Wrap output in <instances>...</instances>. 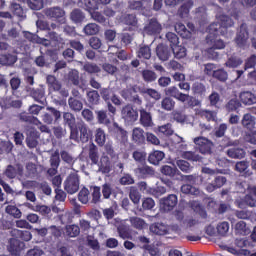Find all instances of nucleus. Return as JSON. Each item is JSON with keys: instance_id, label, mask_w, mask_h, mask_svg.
I'll use <instances>...</instances> for the list:
<instances>
[{"instance_id": "1", "label": "nucleus", "mask_w": 256, "mask_h": 256, "mask_svg": "<svg viewBox=\"0 0 256 256\" xmlns=\"http://www.w3.org/2000/svg\"><path fill=\"white\" fill-rule=\"evenodd\" d=\"M216 21L218 23L210 24L208 28L209 35L206 37V41H208V44H213V48L209 49V53H212L213 49H225V42H223L221 39L214 40V37L219 34H222L223 36L226 35L227 29L233 26L232 19L230 17H227L226 15L216 16Z\"/></svg>"}, {"instance_id": "2", "label": "nucleus", "mask_w": 256, "mask_h": 256, "mask_svg": "<svg viewBox=\"0 0 256 256\" xmlns=\"http://www.w3.org/2000/svg\"><path fill=\"white\" fill-rule=\"evenodd\" d=\"M80 180L76 172H71L65 180V190L67 193L73 195L79 191Z\"/></svg>"}, {"instance_id": "3", "label": "nucleus", "mask_w": 256, "mask_h": 256, "mask_svg": "<svg viewBox=\"0 0 256 256\" xmlns=\"http://www.w3.org/2000/svg\"><path fill=\"white\" fill-rule=\"evenodd\" d=\"M197 149L201 154H210L213 148V142L204 136H197L193 140Z\"/></svg>"}, {"instance_id": "4", "label": "nucleus", "mask_w": 256, "mask_h": 256, "mask_svg": "<svg viewBox=\"0 0 256 256\" xmlns=\"http://www.w3.org/2000/svg\"><path fill=\"white\" fill-rule=\"evenodd\" d=\"M170 231L177 232L179 231V227H169L165 223H154L153 225L150 226V232L158 236L166 235L167 233H170Z\"/></svg>"}, {"instance_id": "5", "label": "nucleus", "mask_w": 256, "mask_h": 256, "mask_svg": "<svg viewBox=\"0 0 256 256\" xmlns=\"http://www.w3.org/2000/svg\"><path fill=\"white\" fill-rule=\"evenodd\" d=\"M177 205V196L170 194L167 198L160 200V209L165 212L171 211Z\"/></svg>"}, {"instance_id": "6", "label": "nucleus", "mask_w": 256, "mask_h": 256, "mask_svg": "<svg viewBox=\"0 0 256 256\" xmlns=\"http://www.w3.org/2000/svg\"><path fill=\"white\" fill-rule=\"evenodd\" d=\"M138 112L131 106L123 107L122 118L125 119L127 123H134L138 120Z\"/></svg>"}, {"instance_id": "7", "label": "nucleus", "mask_w": 256, "mask_h": 256, "mask_svg": "<svg viewBox=\"0 0 256 256\" xmlns=\"http://www.w3.org/2000/svg\"><path fill=\"white\" fill-rule=\"evenodd\" d=\"M45 15L49 18L61 19V23H65V12L60 7H54L45 10Z\"/></svg>"}, {"instance_id": "8", "label": "nucleus", "mask_w": 256, "mask_h": 256, "mask_svg": "<svg viewBox=\"0 0 256 256\" xmlns=\"http://www.w3.org/2000/svg\"><path fill=\"white\" fill-rule=\"evenodd\" d=\"M240 101L245 106H252L256 104V95L250 91H243L240 93Z\"/></svg>"}, {"instance_id": "9", "label": "nucleus", "mask_w": 256, "mask_h": 256, "mask_svg": "<svg viewBox=\"0 0 256 256\" xmlns=\"http://www.w3.org/2000/svg\"><path fill=\"white\" fill-rule=\"evenodd\" d=\"M248 39L249 33L247 32V26L246 24H242L236 37V44L240 47H244Z\"/></svg>"}, {"instance_id": "10", "label": "nucleus", "mask_w": 256, "mask_h": 256, "mask_svg": "<svg viewBox=\"0 0 256 256\" xmlns=\"http://www.w3.org/2000/svg\"><path fill=\"white\" fill-rule=\"evenodd\" d=\"M25 244L23 242H20L16 239H11L10 240V247H8V251L12 255L19 256L21 251L24 250Z\"/></svg>"}, {"instance_id": "11", "label": "nucleus", "mask_w": 256, "mask_h": 256, "mask_svg": "<svg viewBox=\"0 0 256 256\" xmlns=\"http://www.w3.org/2000/svg\"><path fill=\"white\" fill-rule=\"evenodd\" d=\"M98 167L99 171L102 172L103 174L110 173L111 171V162L110 158H108L107 155H103L102 158H100V162L98 161Z\"/></svg>"}, {"instance_id": "12", "label": "nucleus", "mask_w": 256, "mask_h": 256, "mask_svg": "<svg viewBox=\"0 0 256 256\" xmlns=\"http://www.w3.org/2000/svg\"><path fill=\"white\" fill-rule=\"evenodd\" d=\"M156 56L162 61H167L170 59L171 51L167 46L160 44L156 47Z\"/></svg>"}, {"instance_id": "13", "label": "nucleus", "mask_w": 256, "mask_h": 256, "mask_svg": "<svg viewBox=\"0 0 256 256\" xmlns=\"http://www.w3.org/2000/svg\"><path fill=\"white\" fill-rule=\"evenodd\" d=\"M241 125L243 126V128L251 130L256 125V118L253 115L247 113V114L243 115L242 120H241Z\"/></svg>"}, {"instance_id": "14", "label": "nucleus", "mask_w": 256, "mask_h": 256, "mask_svg": "<svg viewBox=\"0 0 256 256\" xmlns=\"http://www.w3.org/2000/svg\"><path fill=\"white\" fill-rule=\"evenodd\" d=\"M140 123L144 127H152L153 121H152V115L148 111H145L144 109L140 110Z\"/></svg>"}, {"instance_id": "15", "label": "nucleus", "mask_w": 256, "mask_h": 256, "mask_svg": "<svg viewBox=\"0 0 256 256\" xmlns=\"http://www.w3.org/2000/svg\"><path fill=\"white\" fill-rule=\"evenodd\" d=\"M47 84L49 92H59L61 90V84L56 80L55 76L49 75L47 77Z\"/></svg>"}, {"instance_id": "16", "label": "nucleus", "mask_w": 256, "mask_h": 256, "mask_svg": "<svg viewBox=\"0 0 256 256\" xmlns=\"http://www.w3.org/2000/svg\"><path fill=\"white\" fill-rule=\"evenodd\" d=\"M245 203L250 207L256 206V187L248 188V194L245 197Z\"/></svg>"}, {"instance_id": "17", "label": "nucleus", "mask_w": 256, "mask_h": 256, "mask_svg": "<svg viewBox=\"0 0 256 256\" xmlns=\"http://www.w3.org/2000/svg\"><path fill=\"white\" fill-rule=\"evenodd\" d=\"M164 158H165V153L159 150H155L153 151V153L149 155V162L150 164L158 165L159 162L163 161Z\"/></svg>"}, {"instance_id": "18", "label": "nucleus", "mask_w": 256, "mask_h": 256, "mask_svg": "<svg viewBox=\"0 0 256 256\" xmlns=\"http://www.w3.org/2000/svg\"><path fill=\"white\" fill-rule=\"evenodd\" d=\"M228 157L232 159H242L246 156L245 150L241 148H230L227 150Z\"/></svg>"}, {"instance_id": "19", "label": "nucleus", "mask_w": 256, "mask_h": 256, "mask_svg": "<svg viewBox=\"0 0 256 256\" xmlns=\"http://www.w3.org/2000/svg\"><path fill=\"white\" fill-rule=\"evenodd\" d=\"M199 224V221L191 216H187L181 221L182 229H191Z\"/></svg>"}, {"instance_id": "20", "label": "nucleus", "mask_w": 256, "mask_h": 256, "mask_svg": "<svg viewBox=\"0 0 256 256\" xmlns=\"http://www.w3.org/2000/svg\"><path fill=\"white\" fill-rule=\"evenodd\" d=\"M174 99H177L178 101H180L182 103H185L187 100L190 99V106H195V107L200 106L199 100H196L193 97H190L189 95L184 94V93H181L180 95L175 96Z\"/></svg>"}, {"instance_id": "21", "label": "nucleus", "mask_w": 256, "mask_h": 256, "mask_svg": "<svg viewBox=\"0 0 256 256\" xmlns=\"http://www.w3.org/2000/svg\"><path fill=\"white\" fill-rule=\"evenodd\" d=\"M145 31L148 34H159L161 32V24L157 20H151L150 24L145 27Z\"/></svg>"}, {"instance_id": "22", "label": "nucleus", "mask_w": 256, "mask_h": 256, "mask_svg": "<svg viewBox=\"0 0 256 256\" xmlns=\"http://www.w3.org/2000/svg\"><path fill=\"white\" fill-rule=\"evenodd\" d=\"M229 230L230 224L226 221L220 222L218 225H216V233L219 236L225 237Z\"/></svg>"}, {"instance_id": "23", "label": "nucleus", "mask_w": 256, "mask_h": 256, "mask_svg": "<svg viewBox=\"0 0 256 256\" xmlns=\"http://www.w3.org/2000/svg\"><path fill=\"white\" fill-rule=\"evenodd\" d=\"M80 139L82 143H87L89 138L92 136V131L87 128L86 125H80Z\"/></svg>"}, {"instance_id": "24", "label": "nucleus", "mask_w": 256, "mask_h": 256, "mask_svg": "<svg viewBox=\"0 0 256 256\" xmlns=\"http://www.w3.org/2000/svg\"><path fill=\"white\" fill-rule=\"evenodd\" d=\"M234 230L236 231V233L238 235H242L245 236L247 234L250 233L249 228L246 226V223L244 221H240L238 222L235 226H234Z\"/></svg>"}, {"instance_id": "25", "label": "nucleus", "mask_w": 256, "mask_h": 256, "mask_svg": "<svg viewBox=\"0 0 256 256\" xmlns=\"http://www.w3.org/2000/svg\"><path fill=\"white\" fill-rule=\"evenodd\" d=\"M196 114L204 117L208 121H216L217 114L214 111L196 110Z\"/></svg>"}, {"instance_id": "26", "label": "nucleus", "mask_w": 256, "mask_h": 256, "mask_svg": "<svg viewBox=\"0 0 256 256\" xmlns=\"http://www.w3.org/2000/svg\"><path fill=\"white\" fill-rule=\"evenodd\" d=\"M130 223L132 225V227H134L135 229H144L147 226V223H145V221L139 217H130Z\"/></svg>"}, {"instance_id": "27", "label": "nucleus", "mask_w": 256, "mask_h": 256, "mask_svg": "<svg viewBox=\"0 0 256 256\" xmlns=\"http://www.w3.org/2000/svg\"><path fill=\"white\" fill-rule=\"evenodd\" d=\"M132 140L136 143H141L144 141V130L142 128L136 127L132 130Z\"/></svg>"}, {"instance_id": "28", "label": "nucleus", "mask_w": 256, "mask_h": 256, "mask_svg": "<svg viewBox=\"0 0 256 256\" xmlns=\"http://www.w3.org/2000/svg\"><path fill=\"white\" fill-rule=\"evenodd\" d=\"M152 53L149 46H142L139 51H137V57L140 59H151Z\"/></svg>"}, {"instance_id": "29", "label": "nucleus", "mask_w": 256, "mask_h": 256, "mask_svg": "<svg viewBox=\"0 0 256 256\" xmlns=\"http://www.w3.org/2000/svg\"><path fill=\"white\" fill-rule=\"evenodd\" d=\"M95 143L104 146L106 143V133L102 129H96Z\"/></svg>"}, {"instance_id": "30", "label": "nucleus", "mask_w": 256, "mask_h": 256, "mask_svg": "<svg viewBox=\"0 0 256 256\" xmlns=\"http://www.w3.org/2000/svg\"><path fill=\"white\" fill-rule=\"evenodd\" d=\"M191 207L197 215H200L201 219H207V212L200 206L199 202H192Z\"/></svg>"}, {"instance_id": "31", "label": "nucleus", "mask_w": 256, "mask_h": 256, "mask_svg": "<svg viewBox=\"0 0 256 256\" xmlns=\"http://www.w3.org/2000/svg\"><path fill=\"white\" fill-rule=\"evenodd\" d=\"M174 57L177 59H183L186 56V49L184 46L174 45L171 46Z\"/></svg>"}, {"instance_id": "32", "label": "nucleus", "mask_w": 256, "mask_h": 256, "mask_svg": "<svg viewBox=\"0 0 256 256\" xmlns=\"http://www.w3.org/2000/svg\"><path fill=\"white\" fill-rule=\"evenodd\" d=\"M89 157L91 162H93V164H98V161H99L98 148L95 144H90Z\"/></svg>"}, {"instance_id": "33", "label": "nucleus", "mask_w": 256, "mask_h": 256, "mask_svg": "<svg viewBox=\"0 0 256 256\" xmlns=\"http://www.w3.org/2000/svg\"><path fill=\"white\" fill-rule=\"evenodd\" d=\"M66 234L68 237H78L80 234L79 226L75 224L66 226Z\"/></svg>"}, {"instance_id": "34", "label": "nucleus", "mask_w": 256, "mask_h": 256, "mask_svg": "<svg viewBox=\"0 0 256 256\" xmlns=\"http://www.w3.org/2000/svg\"><path fill=\"white\" fill-rule=\"evenodd\" d=\"M0 63L5 66H11L16 63V56L14 55H0Z\"/></svg>"}, {"instance_id": "35", "label": "nucleus", "mask_w": 256, "mask_h": 256, "mask_svg": "<svg viewBox=\"0 0 256 256\" xmlns=\"http://www.w3.org/2000/svg\"><path fill=\"white\" fill-rule=\"evenodd\" d=\"M98 123L102 125H110L111 120L107 117L106 111H96Z\"/></svg>"}, {"instance_id": "36", "label": "nucleus", "mask_w": 256, "mask_h": 256, "mask_svg": "<svg viewBox=\"0 0 256 256\" xmlns=\"http://www.w3.org/2000/svg\"><path fill=\"white\" fill-rule=\"evenodd\" d=\"M142 79L145 82L151 83L157 80V74L151 70H144L142 71Z\"/></svg>"}, {"instance_id": "37", "label": "nucleus", "mask_w": 256, "mask_h": 256, "mask_svg": "<svg viewBox=\"0 0 256 256\" xmlns=\"http://www.w3.org/2000/svg\"><path fill=\"white\" fill-rule=\"evenodd\" d=\"M242 64V60L239 57L236 56H232L228 59L227 62H225V66L229 67V68H237L240 67V65Z\"/></svg>"}, {"instance_id": "38", "label": "nucleus", "mask_w": 256, "mask_h": 256, "mask_svg": "<svg viewBox=\"0 0 256 256\" xmlns=\"http://www.w3.org/2000/svg\"><path fill=\"white\" fill-rule=\"evenodd\" d=\"M99 32L97 24L91 23L85 26L84 33L88 36L96 35Z\"/></svg>"}, {"instance_id": "39", "label": "nucleus", "mask_w": 256, "mask_h": 256, "mask_svg": "<svg viewBox=\"0 0 256 256\" xmlns=\"http://www.w3.org/2000/svg\"><path fill=\"white\" fill-rule=\"evenodd\" d=\"M175 108V101L169 97H166L162 100V109L165 111H171Z\"/></svg>"}, {"instance_id": "40", "label": "nucleus", "mask_w": 256, "mask_h": 256, "mask_svg": "<svg viewBox=\"0 0 256 256\" xmlns=\"http://www.w3.org/2000/svg\"><path fill=\"white\" fill-rule=\"evenodd\" d=\"M6 213L8 215L14 216L16 219H20L21 217V211L19 210V208H16V206L14 205H8L6 207Z\"/></svg>"}, {"instance_id": "41", "label": "nucleus", "mask_w": 256, "mask_h": 256, "mask_svg": "<svg viewBox=\"0 0 256 256\" xmlns=\"http://www.w3.org/2000/svg\"><path fill=\"white\" fill-rule=\"evenodd\" d=\"M114 128L116 129V132L118 134V139H120V141L122 143H126L127 132L124 129H122L121 127H119V125H117V123H114Z\"/></svg>"}, {"instance_id": "42", "label": "nucleus", "mask_w": 256, "mask_h": 256, "mask_svg": "<svg viewBox=\"0 0 256 256\" xmlns=\"http://www.w3.org/2000/svg\"><path fill=\"white\" fill-rule=\"evenodd\" d=\"M174 30L183 37H189L190 32L186 30L185 25L182 23H177L174 26Z\"/></svg>"}, {"instance_id": "43", "label": "nucleus", "mask_w": 256, "mask_h": 256, "mask_svg": "<svg viewBox=\"0 0 256 256\" xmlns=\"http://www.w3.org/2000/svg\"><path fill=\"white\" fill-rule=\"evenodd\" d=\"M85 19L84 14L80 10H74L71 13V20L75 23H81Z\"/></svg>"}, {"instance_id": "44", "label": "nucleus", "mask_w": 256, "mask_h": 256, "mask_svg": "<svg viewBox=\"0 0 256 256\" xmlns=\"http://www.w3.org/2000/svg\"><path fill=\"white\" fill-rule=\"evenodd\" d=\"M91 197H93L92 202L97 204L101 201V189L98 186L92 188Z\"/></svg>"}, {"instance_id": "45", "label": "nucleus", "mask_w": 256, "mask_h": 256, "mask_svg": "<svg viewBox=\"0 0 256 256\" xmlns=\"http://www.w3.org/2000/svg\"><path fill=\"white\" fill-rule=\"evenodd\" d=\"M181 191H182V193H185V194H191V195H198L199 194V190L196 189L194 186L189 185V184L183 185L181 187Z\"/></svg>"}, {"instance_id": "46", "label": "nucleus", "mask_w": 256, "mask_h": 256, "mask_svg": "<svg viewBox=\"0 0 256 256\" xmlns=\"http://www.w3.org/2000/svg\"><path fill=\"white\" fill-rule=\"evenodd\" d=\"M89 13L91 18H93L96 22H99V23L105 22V17H103L100 12L96 11V9H89Z\"/></svg>"}, {"instance_id": "47", "label": "nucleus", "mask_w": 256, "mask_h": 256, "mask_svg": "<svg viewBox=\"0 0 256 256\" xmlns=\"http://www.w3.org/2000/svg\"><path fill=\"white\" fill-rule=\"evenodd\" d=\"M158 132L165 136L173 135V130H172L171 124H165V125L159 126Z\"/></svg>"}, {"instance_id": "48", "label": "nucleus", "mask_w": 256, "mask_h": 256, "mask_svg": "<svg viewBox=\"0 0 256 256\" xmlns=\"http://www.w3.org/2000/svg\"><path fill=\"white\" fill-rule=\"evenodd\" d=\"M28 6L32 10H41L43 9V0H28Z\"/></svg>"}, {"instance_id": "49", "label": "nucleus", "mask_w": 256, "mask_h": 256, "mask_svg": "<svg viewBox=\"0 0 256 256\" xmlns=\"http://www.w3.org/2000/svg\"><path fill=\"white\" fill-rule=\"evenodd\" d=\"M14 234L26 242L32 240V234L29 231L14 230Z\"/></svg>"}, {"instance_id": "50", "label": "nucleus", "mask_w": 256, "mask_h": 256, "mask_svg": "<svg viewBox=\"0 0 256 256\" xmlns=\"http://www.w3.org/2000/svg\"><path fill=\"white\" fill-rule=\"evenodd\" d=\"M79 201L83 204L89 202V190L87 188H82L79 192Z\"/></svg>"}, {"instance_id": "51", "label": "nucleus", "mask_w": 256, "mask_h": 256, "mask_svg": "<svg viewBox=\"0 0 256 256\" xmlns=\"http://www.w3.org/2000/svg\"><path fill=\"white\" fill-rule=\"evenodd\" d=\"M34 212H38L40 215H49L51 213V208L46 205H36Z\"/></svg>"}, {"instance_id": "52", "label": "nucleus", "mask_w": 256, "mask_h": 256, "mask_svg": "<svg viewBox=\"0 0 256 256\" xmlns=\"http://www.w3.org/2000/svg\"><path fill=\"white\" fill-rule=\"evenodd\" d=\"M213 77H215L219 81H227L228 74L225 70L219 69V70L214 71Z\"/></svg>"}, {"instance_id": "53", "label": "nucleus", "mask_w": 256, "mask_h": 256, "mask_svg": "<svg viewBox=\"0 0 256 256\" xmlns=\"http://www.w3.org/2000/svg\"><path fill=\"white\" fill-rule=\"evenodd\" d=\"M240 107H241V104H240L239 100H236V99L229 100L228 104L225 106V108L228 111H235V110L239 109Z\"/></svg>"}, {"instance_id": "54", "label": "nucleus", "mask_w": 256, "mask_h": 256, "mask_svg": "<svg viewBox=\"0 0 256 256\" xmlns=\"http://www.w3.org/2000/svg\"><path fill=\"white\" fill-rule=\"evenodd\" d=\"M177 167L181 169V171L185 173H189L191 171V166L189 162H186L185 160H178L176 162Z\"/></svg>"}, {"instance_id": "55", "label": "nucleus", "mask_w": 256, "mask_h": 256, "mask_svg": "<svg viewBox=\"0 0 256 256\" xmlns=\"http://www.w3.org/2000/svg\"><path fill=\"white\" fill-rule=\"evenodd\" d=\"M68 105L71 107L72 110L80 111L83 108V104L79 100H75L74 98H70L68 100Z\"/></svg>"}, {"instance_id": "56", "label": "nucleus", "mask_w": 256, "mask_h": 256, "mask_svg": "<svg viewBox=\"0 0 256 256\" xmlns=\"http://www.w3.org/2000/svg\"><path fill=\"white\" fill-rule=\"evenodd\" d=\"M130 200L134 202V204H139L140 202V194L135 187H131L130 189Z\"/></svg>"}, {"instance_id": "57", "label": "nucleus", "mask_w": 256, "mask_h": 256, "mask_svg": "<svg viewBox=\"0 0 256 256\" xmlns=\"http://www.w3.org/2000/svg\"><path fill=\"white\" fill-rule=\"evenodd\" d=\"M193 6V2L191 1H188L186 2V4H184L180 10H179V13H180V16L182 18H185L188 14H189V9Z\"/></svg>"}, {"instance_id": "58", "label": "nucleus", "mask_w": 256, "mask_h": 256, "mask_svg": "<svg viewBox=\"0 0 256 256\" xmlns=\"http://www.w3.org/2000/svg\"><path fill=\"white\" fill-rule=\"evenodd\" d=\"M155 205L156 203L152 198H144V200H142V208H144V210H152Z\"/></svg>"}, {"instance_id": "59", "label": "nucleus", "mask_w": 256, "mask_h": 256, "mask_svg": "<svg viewBox=\"0 0 256 256\" xmlns=\"http://www.w3.org/2000/svg\"><path fill=\"white\" fill-rule=\"evenodd\" d=\"M88 101L89 103L96 105L99 102L98 92L95 90L88 92Z\"/></svg>"}, {"instance_id": "60", "label": "nucleus", "mask_w": 256, "mask_h": 256, "mask_svg": "<svg viewBox=\"0 0 256 256\" xmlns=\"http://www.w3.org/2000/svg\"><path fill=\"white\" fill-rule=\"evenodd\" d=\"M102 194H103L104 199H110L111 194H112V186L108 183H105L102 186Z\"/></svg>"}, {"instance_id": "61", "label": "nucleus", "mask_w": 256, "mask_h": 256, "mask_svg": "<svg viewBox=\"0 0 256 256\" xmlns=\"http://www.w3.org/2000/svg\"><path fill=\"white\" fill-rule=\"evenodd\" d=\"M165 37H167L168 41L171 44V47L177 46L179 44V38L175 33L168 32L167 35H165Z\"/></svg>"}, {"instance_id": "62", "label": "nucleus", "mask_w": 256, "mask_h": 256, "mask_svg": "<svg viewBox=\"0 0 256 256\" xmlns=\"http://www.w3.org/2000/svg\"><path fill=\"white\" fill-rule=\"evenodd\" d=\"M123 23L133 28L136 27V17L134 15H126L123 17Z\"/></svg>"}, {"instance_id": "63", "label": "nucleus", "mask_w": 256, "mask_h": 256, "mask_svg": "<svg viewBox=\"0 0 256 256\" xmlns=\"http://www.w3.org/2000/svg\"><path fill=\"white\" fill-rule=\"evenodd\" d=\"M11 11L14 12V14L16 16H19L20 18L24 17L23 9L20 7V5L18 3H12Z\"/></svg>"}, {"instance_id": "64", "label": "nucleus", "mask_w": 256, "mask_h": 256, "mask_svg": "<svg viewBox=\"0 0 256 256\" xmlns=\"http://www.w3.org/2000/svg\"><path fill=\"white\" fill-rule=\"evenodd\" d=\"M256 66V56L252 55L245 61V71L252 69Z\"/></svg>"}]
</instances>
